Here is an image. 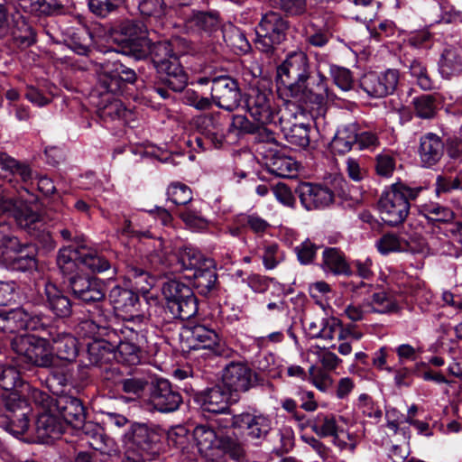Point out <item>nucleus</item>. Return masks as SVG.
Instances as JSON below:
<instances>
[{"label":"nucleus","instance_id":"obj_1","mask_svg":"<svg viewBox=\"0 0 462 462\" xmlns=\"http://www.w3.org/2000/svg\"><path fill=\"white\" fill-rule=\"evenodd\" d=\"M57 264L63 274L69 275L68 287L73 297L92 306L101 319L107 320L111 311L103 305L105 283L97 275H106L108 279L116 275V252L80 244L76 247L64 246L59 251Z\"/></svg>","mask_w":462,"mask_h":462},{"label":"nucleus","instance_id":"obj_2","mask_svg":"<svg viewBox=\"0 0 462 462\" xmlns=\"http://www.w3.org/2000/svg\"><path fill=\"white\" fill-rule=\"evenodd\" d=\"M27 370L17 365L0 364V404L7 413L1 426L14 437H20L28 430L29 414L35 401L42 402L43 391L32 386L23 377Z\"/></svg>","mask_w":462,"mask_h":462},{"label":"nucleus","instance_id":"obj_3","mask_svg":"<svg viewBox=\"0 0 462 462\" xmlns=\"http://www.w3.org/2000/svg\"><path fill=\"white\" fill-rule=\"evenodd\" d=\"M136 80L135 71L120 60H106L100 64L96 89L90 97L96 106L95 116L101 125L125 116V108L116 96L122 95L127 85Z\"/></svg>","mask_w":462,"mask_h":462},{"label":"nucleus","instance_id":"obj_4","mask_svg":"<svg viewBox=\"0 0 462 462\" xmlns=\"http://www.w3.org/2000/svg\"><path fill=\"white\" fill-rule=\"evenodd\" d=\"M108 34L120 49L118 51L136 60L150 59L162 70L165 58L179 46L177 41L152 42L143 22L137 19H123L110 26Z\"/></svg>","mask_w":462,"mask_h":462},{"label":"nucleus","instance_id":"obj_5","mask_svg":"<svg viewBox=\"0 0 462 462\" xmlns=\"http://www.w3.org/2000/svg\"><path fill=\"white\" fill-rule=\"evenodd\" d=\"M273 7L282 13L271 11L265 14L255 29V48L273 60H282L285 53L287 32L289 30V0H270Z\"/></svg>","mask_w":462,"mask_h":462},{"label":"nucleus","instance_id":"obj_6","mask_svg":"<svg viewBox=\"0 0 462 462\" xmlns=\"http://www.w3.org/2000/svg\"><path fill=\"white\" fill-rule=\"evenodd\" d=\"M273 7L282 13L271 11L265 14L255 29V48L273 60H282L285 53L287 32L289 30V0H270Z\"/></svg>","mask_w":462,"mask_h":462},{"label":"nucleus","instance_id":"obj_7","mask_svg":"<svg viewBox=\"0 0 462 462\" xmlns=\"http://www.w3.org/2000/svg\"><path fill=\"white\" fill-rule=\"evenodd\" d=\"M92 319L88 325L90 336L86 343L87 359L89 365L109 367L116 358V348L121 343L122 330L112 328L110 321L113 313L107 320H103L97 313L88 310Z\"/></svg>","mask_w":462,"mask_h":462},{"label":"nucleus","instance_id":"obj_8","mask_svg":"<svg viewBox=\"0 0 462 462\" xmlns=\"http://www.w3.org/2000/svg\"><path fill=\"white\" fill-rule=\"evenodd\" d=\"M222 420L223 417H219L214 424H196L191 430V438L203 457L212 456L214 451H221L230 458H239L243 454V443L234 436L231 429L222 426Z\"/></svg>","mask_w":462,"mask_h":462},{"label":"nucleus","instance_id":"obj_9","mask_svg":"<svg viewBox=\"0 0 462 462\" xmlns=\"http://www.w3.org/2000/svg\"><path fill=\"white\" fill-rule=\"evenodd\" d=\"M163 428L151 421L131 423L121 439L129 454L157 459L163 452Z\"/></svg>","mask_w":462,"mask_h":462},{"label":"nucleus","instance_id":"obj_10","mask_svg":"<svg viewBox=\"0 0 462 462\" xmlns=\"http://www.w3.org/2000/svg\"><path fill=\"white\" fill-rule=\"evenodd\" d=\"M11 348L17 355V365L27 371L34 367H51L54 354L51 347L50 337L35 335H20L11 341Z\"/></svg>","mask_w":462,"mask_h":462},{"label":"nucleus","instance_id":"obj_11","mask_svg":"<svg viewBox=\"0 0 462 462\" xmlns=\"http://www.w3.org/2000/svg\"><path fill=\"white\" fill-rule=\"evenodd\" d=\"M2 209L20 228L34 237L43 249L51 251L56 247L51 233L42 228L43 226L42 217L32 206L23 200L11 199L2 204Z\"/></svg>","mask_w":462,"mask_h":462},{"label":"nucleus","instance_id":"obj_12","mask_svg":"<svg viewBox=\"0 0 462 462\" xmlns=\"http://www.w3.org/2000/svg\"><path fill=\"white\" fill-rule=\"evenodd\" d=\"M422 187L411 188L402 182L391 185L381 196L378 208L383 221L390 226L402 223L410 211V201L418 198Z\"/></svg>","mask_w":462,"mask_h":462},{"label":"nucleus","instance_id":"obj_13","mask_svg":"<svg viewBox=\"0 0 462 462\" xmlns=\"http://www.w3.org/2000/svg\"><path fill=\"white\" fill-rule=\"evenodd\" d=\"M102 383L110 393L127 401H134L147 395L152 379L139 373L124 374L118 365L105 367Z\"/></svg>","mask_w":462,"mask_h":462},{"label":"nucleus","instance_id":"obj_14","mask_svg":"<svg viewBox=\"0 0 462 462\" xmlns=\"http://www.w3.org/2000/svg\"><path fill=\"white\" fill-rule=\"evenodd\" d=\"M184 56V51L177 46L166 56L162 70L156 63H152L155 69L153 90L164 100L171 97L170 91L182 92L187 87L189 76L181 62Z\"/></svg>","mask_w":462,"mask_h":462},{"label":"nucleus","instance_id":"obj_15","mask_svg":"<svg viewBox=\"0 0 462 462\" xmlns=\"http://www.w3.org/2000/svg\"><path fill=\"white\" fill-rule=\"evenodd\" d=\"M221 424L224 428L231 429L235 437L240 435L254 445L261 444L272 430L271 417L256 410L223 416Z\"/></svg>","mask_w":462,"mask_h":462},{"label":"nucleus","instance_id":"obj_16","mask_svg":"<svg viewBox=\"0 0 462 462\" xmlns=\"http://www.w3.org/2000/svg\"><path fill=\"white\" fill-rule=\"evenodd\" d=\"M42 402L35 401L34 405L39 409L53 411L61 422L68 428L71 426L75 429L85 427L88 409L79 397L60 393L56 396L49 394L43 391Z\"/></svg>","mask_w":462,"mask_h":462},{"label":"nucleus","instance_id":"obj_17","mask_svg":"<svg viewBox=\"0 0 462 462\" xmlns=\"http://www.w3.org/2000/svg\"><path fill=\"white\" fill-rule=\"evenodd\" d=\"M0 170L4 171L5 177L10 176L9 181L15 180L19 184L17 189L18 198L5 199L3 204L11 199L23 200L32 206L38 200L34 194L35 186L32 182V171L29 164L20 162L6 153L0 156Z\"/></svg>","mask_w":462,"mask_h":462},{"label":"nucleus","instance_id":"obj_18","mask_svg":"<svg viewBox=\"0 0 462 462\" xmlns=\"http://www.w3.org/2000/svg\"><path fill=\"white\" fill-rule=\"evenodd\" d=\"M189 396L194 405L202 411L225 416L232 414L229 403L236 402L234 393L223 382L202 390L192 389Z\"/></svg>","mask_w":462,"mask_h":462},{"label":"nucleus","instance_id":"obj_19","mask_svg":"<svg viewBox=\"0 0 462 462\" xmlns=\"http://www.w3.org/2000/svg\"><path fill=\"white\" fill-rule=\"evenodd\" d=\"M41 410L42 411L36 416L33 429L30 430L29 425L28 430L20 437H15L16 439L28 444H49L66 431L68 428L53 411ZM32 417L34 416L32 411L28 416L29 423Z\"/></svg>","mask_w":462,"mask_h":462},{"label":"nucleus","instance_id":"obj_20","mask_svg":"<svg viewBox=\"0 0 462 462\" xmlns=\"http://www.w3.org/2000/svg\"><path fill=\"white\" fill-rule=\"evenodd\" d=\"M222 382L238 399V392H247L256 386H264L267 380L261 374H257L247 364L230 361L223 365Z\"/></svg>","mask_w":462,"mask_h":462},{"label":"nucleus","instance_id":"obj_21","mask_svg":"<svg viewBox=\"0 0 462 462\" xmlns=\"http://www.w3.org/2000/svg\"><path fill=\"white\" fill-rule=\"evenodd\" d=\"M162 300L178 314L189 319L199 311V300L191 287L176 279L169 280L162 287Z\"/></svg>","mask_w":462,"mask_h":462},{"label":"nucleus","instance_id":"obj_22","mask_svg":"<svg viewBox=\"0 0 462 462\" xmlns=\"http://www.w3.org/2000/svg\"><path fill=\"white\" fill-rule=\"evenodd\" d=\"M183 402L177 386L168 379L152 378L147 393V405L150 411L170 413L177 411Z\"/></svg>","mask_w":462,"mask_h":462},{"label":"nucleus","instance_id":"obj_23","mask_svg":"<svg viewBox=\"0 0 462 462\" xmlns=\"http://www.w3.org/2000/svg\"><path fill=\"white\" fill-rule=\"evenodd\" d=\"M273 91L270 82L258 80L255 84L250 85L246 92L242 95V106L246 109L253 119L263 124L272 114L270 97Z\"/></svg>","mask_w":462,"mask_h":462},{"label":"nucleus","instance_id":"obj_24","mask_svg":"<svg viewBox=\"0 0 462 462\" xmlns=\"http://www.w3.org/2000/svg\"><path fill=\"white\" fill-rule=\"evenodd\" d=\"M338 420L346 421L342 416L337 420L332 414H319L313 422L312 430L321 438L332 437L333 443L341 449L355 450L357 444L356 435L340 428Z\"/></svg>","mask_w":462,"mask_h":462},{"label":"nucleus","instance_id":"obj_25","mask_svg":"<svg viewBox=\"0 0 462 462\" xmlns=\"http://www.w3.org/2000/svg\"><path fill=\"white\" fill-rule=\"evenodd\" d=\"M242 93L236 79L228 75L211 79V101L226 111H234L242 106Z\"/></svg>","mask_w":462,"mask_h":462},{"label":"nucleus","instance_id":"obj_26","mask_svg":"<svg viewBox=\"0 0 462 462\" xmlns=\"http://www.w3.org/2000/svg\"><path fill=\"white\" fill-rule=\"evenodd\" d=\"M400 74L388 69L382 72L369 71L360 79V88L371 97L382 98L392 95L397 88Z\"/></svg>","mask_w":462,"mask_h":462},{"label":"nucleus","instance_id":"obj_27","mask_svg":"<svg viewBox=\"0 0 462 462\" xmlns=\"http://www.w3.org/2000/svg\"><path fill=\"white\" fill-rule=\"evenodd\" d=\"M291 69L297 75L298 83L291 85V103H298L300 114L306 117V105L310 99V92L306 88L304 83L309 79V62L307 55L302 51H294L291 53Z\"/></svg>","mask_w":462,"mask_h":462},{"label":"nucleus","instance_id":"obj_28","mask_svg":"<svg viewBox=\"0 0 462 462\" xmlns=\"http://www.w3.org/2000/svg\"><path fill=\"white\" fill-rule=\"evenodd\" d=\"M42 304L55 319L62 321L68 320L74 314L75 303L68 292L51 282L45 283Z\"/></svg>","mask_w":462,"mask_h":462},{"label":"nucleus","instance_id":"obj_29","mask_svg":"<svg viewBox=\"0 0 462 462\" xmlns=\"http://www.w3.org/2000/svg\"><path fill=\"white\" fill-rule=\"evenodd\" d=\"M189 340L194 342L192 348L205 349L208 351L206 355L211 356L213 358L222 359L229 356L230 348L220 342L219 337L214 329L197 324L189 329Z\"/></svg>","mask_w":462,"mask_h":462},{"label":"nucleus","instance_id":"obj_30","mask_svg":"<svg viewBox=\"0 0 462 462\" xmlns=\"http://www.w3.org/2000/svg\"><path fill=\"white\" fill-rule=\"evenodd\" d=\"M50 337L52 353L57 358L72 363L79 353V339L71 333L59 331L57 328L47 326L44 330Z\"/></svg>","mask_w":462,"mask_h":462},{"label":"nucleus","instance_id":"obj_31","mask_svg":"<svg viewBox=\"0 0 462 462\" xmlns=\"http://www.w3.org/2000/svg\"><path fill=\"white\" fill-rule=\"evenodd\" d=\"M108 300L113 308V314L114 312H122L133 317L134 312L140 310L141 296L135 290L116 285L110 290ZM104 307L106 309V306ZM107 310L111 311L109 308Z\"/></svg>","mask_w":462,"mask_h":462},{"label":"nucleus","instance_id":"obj_32","mask_svg":"<svg viewBox=\"0 0 462 462\" xmlns=\"http://www.w3.org/2000/svg\"><path fill=\"white\" fill-rule=\"evenodd\" d=\"M5 315L7 319V330L23 329V330H37L42 328L45 330L46 325L43 321L44 316L37 314L33 311L25 310L23 307L5 310Z\"/></svg>","mask_w":462,"mask_h":462},{"label":"nucleus","instance_id":"obj_33","mask_svg":"<svg viewBox=\"0 0 462 462\" xmlns=\"http://www.w3.org/2000/svg\"><path fill=\"white\" fill-rule=\"evenodd\" d=\"M445 152L444 141L434 133H427L420 136L418 154L424 168L437 165Z\"/></svg>","mask_w":462,"mask_h":462},{"label":"nucleus","instance_id":"obj_34","mask_svg":"<svg viewBox=\"0 0 462 462\" xmlns=\"http://www.w3.org/2000/svg\"><path fill=\"white\" fill-rule=\"evenodd\" d=\"M184 22L191 27L208 33L217 32L220 27V14L217 10L190 8L183 14Z\"/></svg>","mask_w":462,"mask_h":462},{"label":"nucleus","instance_id":"obj_35","mask_svg":"<svg viewBox=\"0 0 462 462\" xmlns=\"http://www.w3.org/2000/svg\"><path fill=\"white\" fill-rule=\"evenodd\" d=\"M37 255V245L32 244L14 256H5L3 264L8 271L32 274L38 269Z\"/></svg>","mask_w":462,"mask_h":462},{"label":"nucleus","instance_id":"obj_36","mask_svg":"<svg viewBox=\"0 0 462 462\" xmlns=\"http://www.w3.org/2000/svg\"><path fill=\"white\" fill-rule=\"evenodd\" d=\"M192 285L193 291L207 299H214L217 297L221 291V285L218 281L217 269L204 270L199 274H189L187 276Z\"/></svg>","mask_w":462,"mask_h":462},{"label":"nucleus","instance_id":"obj_37","mask_svg":"<svg viewBox=\"0 0 462 462\" xmlns=\"http://www.w3.org/2000/svg\"><path fill=\"white\" fill-rule=\"evenodd\" d=\"M17 5L24 14L38 19L59 15L64 11L61 0H17Z\"/></svg>","mask_w":462,"mask_h":462},{"label":"nucleus","instance_id":"obj_38","mask_svg":"<svg viewBox=\"0 0 462 462\" xmlns=\"http://www.w3.org/2000/svg\"><path fill=\"white\" fill-rule=\"evenodd\" d=\"M148 319L156 328L162 331H170L172 325H176L179 320H186L187 319H184V316L178 314V311L162 300L149 308Z\"/></svg>","mask_w":462,"mask_h":462},{"label":"nucleus","instance_id":"obj_39","mask_svg":"<svg viewBox=\"0 0 462 462\" xmlns=\"http://www.w3.org/2000/svg\"><path fill=\"white\" fill-rule=\"evenodd\" d=\"M132 333L134 334L136 343L129 340L124 341L121 337V343H119V346L116 348V360L127 365H134L141 362L143 348L147 343L146 337L143 334H139L134 330H132Z\"/></svg>","mask_w":462,"mask_h":462},{"label":"nucleus","instance_id":"obj_40","mask_svg":"<svg viewBox=\"0 0 462 462\" xmlns=\"http://www.w3.org/2000/svg\"><path fill=\"white\" fill-rule=\"evenodd\" d=\"M197 131L212 148H220L225 141L221 124L213 116H204L197 122Z\"/></svg>","mask_w":462,"mask_h":462},{"label":"nucleus","instance_id":"obj_41","mask_svg":"<svg viewBox=\"0 0 462 462\" xmlns=\"http://www.w3.org/2000/svg\"><path fill=\"white\" fill-rule=\"evenodd\" d=\"M253 367L257 370V374H261L267 380L269 378L277 379L282 377V372L285 370L277 361L274 355L268 351H259L252 360Z\"/></svg>","mask_w":462,"mask_h":462},{"label":"nucleus","instance_id":"obj_42","mask_svg":"<svg viewBox=\"0 0 462 462\" xmlns=\"http://www.w3.org/2000/svg\"><path fill=\"white\" fill-rule=\"evenodd\" d=\"M439 69L444 78H450L462 72V46L446 48L439 62Z\"/></svg>","mask_w":462,"mask_h":462},{"label":"nucleus","instance_id":"obj_43","mask_svg":"<svg viewBox=\"0 0 462 462\" xmlns=\"http://www.w3.org/2000/svg\"><path fill=\"white\" fill-rule=\"evenodd\" d=\"M289 52L284 55L282 63L277 66L275 76L276 105L278 107H289Z\"/></svg>","mask_w":462,"mask_h":462},{"label":"nucleus","instance_id":"obj_44","mask_svg":"<svg viewBox=\"0 0 462 462\" xmlns=\"http://www.w3.org/2000/svg\"><path fill=\"white\" fill-rule=\"evenodd\" d=\"M163 445L166 442L170 448H174L183 454L189 453L191 437L190 429L183 425H177L171 427L169 430L163 429Z\"/></svg>","mask_w":462,"mask_h":462},{"label":"nucleus","instance_id":"obj_45","mask_svg":"<svg viewBox=\"0 0 462 462\" xmlns=\"http://www.w3.org/2000/svg\"><path fill=\"white\" fill-rule=\"evenodd\" d=\"M138 11L142 18L162 22L169 12V6L164 0H139Z\"/></svg>","mask_w":462,"mask_h":462},{"label":"nucleus","instance_id":"obj_46","mask_svg":"<svg viewBox=\"0 0 462 462\" xmlns=\"http://www.w3.org/2000/svg\"><path fill=\"white\" fill-rule=\"evenodd\" d=\"M117 233L125 238L136 239L139 242L143 239H154V236L150 230L140 226L136 216L124 217L120 226L117 228Z\"/></svg>","mask_w":462,"mask_h":462},{"label":"nucleus","instance_id":"obj_47","mask_svg":"<svg viewBox=\"0 0 462 462\" xmlns=\"http://www.w3.org/2000/svg\"><path fill=\"white\" fill-rule=\"evenodd\" d=\"M323 266L335 274L347 273L349 266L340 250L335 247L326 248L323 252Z\"/></svg>","mask_w":462,"mask_h":462},{"label":"nucleus","instance_id":"obj_48","mask_svg":"<svg viewBox=\"0 0 462 462\" xmlns=\"http://www.w3.org/2000/svg\"><path fill=\"white\" fill-rule=\"evenodd\" d=\"M421 216L432 222H448L454 217L453 211L436 202H427L419 206Z\"/></svg>","mask_w":462,"mask_h":462},{"label":"nucleus","instance_id":"obj_49","mask_svg":"<svg viewBox=\"0 0 462 462\" xmlns=\"http://www.w3.org/2000/svg\"><path fill=\"white\" fill-rule=\"evenodd\" d=\"M126 0H88L89 12L97 18L105 19L118 13Z\"/></svg>","mask_w":462,"mask_h":462},{"label":"nucleus","instance_id":"obj_50","mask_svg":"<svg viewBox=\"0 0 462 462\" xmlns=\"http://www.w3.org/2000/svg\"><path fill=\"white\" fill-rule=\"evenodd\" d=\"M366 305L369 313H394L400 310L396 301L383 291L374 293L371 300L366 301Z\"/></svg>","mask_w":462,"mask_h":462},{"label":"nucleus","instance_id":"obj_51","mask_svg":"<svg viewBox=\"0 0 462 462\" xmlns=\"http://www.w3.org/2000/svg\"><path fill=\"white\" fill-rule=\"evenodd\" d=\"M91 42L92 39L90 34L85 30L73 32L65 39L66 46L76 54L81 56H88L91 51Z\"/></svg>","mask_w":462,"mask_h":462},{"label":"nucleus","instance_id":"obj_52","mask_svg":"<svg viewBox=\"0 0 462 462\" xmlns=\"http://www.w3.org/2000/svg\"><path fill=\"white\" fill-rule=\"evenodd\" d=\"M357 133L355 125H348L337 132L332 141V148L338 153L349 152L356 144Z\"/></svg>","mask_w":462,"mask_h":462},{"label":"nucleus","instance_id":"obj_53","mask_svg":"<svg viewBox=\"0 0 462 462\" xmlns=\"http://www.w3.org/2000/svg\"><path fill=\"white\" fill-rule=\"evenodd\" d=\"M351 333L350 328H343L341 321L336 318H324L322 332L319 337L328 341H333L336 337L338 340H345Z\"/></svg>","mask_w":462,"mask_h":462},{"label":"nucleus","instance_id":"obj_54","mask_svg":"<svg viewBox=\"0 0 462 462\" xmlns=\"http://www.w3.org/2000/svg\"><path fill=\"white\" fill-rule=\"evenodd\" d=\"M175 254L178 263L185 271H189L193 266L199 263V261H201V259L206 256L199 248L191 245H185L179 247Z\"/></svg>","mask_w":462,"mask_h":462},{"label":"nucleus","instance_id":"obj_55","mask_svg":"<svg viewBox=\"0 0 462 462\" xmlns=\"http://www.w3.org/2000/svg\"><path fill=\"white\" fill-rule=\"evenodd\" d=\"M309 381L320 392L327 393L334 383V379L330 373L319 365H311L308 370Z\"/></svg>","mask_w":462,"mask_h":462},{"label":"nucleus","instance_id":"obj_56","mask_svg":"<svg viewBox=\"0 0 462 462\" xmlns=\"http://www.w3.org/2000/svg\"><path fill=\"white\" fill-rule=\"evenodd\" d=\"M168 200L174 206H185L192 200V191L181 182H172L167 189Z\"/></svg>","mask_w":462,"mask_h":462},{"label":"nucleus","instance_id":"obj_57","mask_svg":"<svg viewBox=\"0 0 462 462\" xmlns=\"http://www.w3.org/2000/svg\"><path fill=\"white\" fill-rule=\"evenodd\" d=\"M415 115L423 119H430L437 112L436 98L432 95H422L412 101Z\"/></svg>","mask_w":462,"mask_h":462},{"label":"nucleus","instance_id":"obj_58","mask_svg":"<svg viewBox=\"0 0 462 462\" xmlns=\"http://www.w3.org/2000/svg\"><path fill=\"white\" fill-rule=\"evenodd\" d=\"M376 247L382 254L407 250V243L394 234H385L376 241Z\"/></svg>","mask_w":462,"mask_h":462},{"label":"nucleus","instance_id":"obj_59","mask_svg":"<svg viewBox=\"0 0 462 462\" xmlns=\"http://www.w3.org/2000/svg\"><path fill=\"white\" fill-rule=\"evenodd\" d=\"M74 381L73 370L69 367H53L51 369L46 383L50 388L54 386L72 385Z\"/></svg>","mask_w":462,"mask_h":462},{"label":"nucleus","instance_id":"obj_60","mask_svg":"<svg viewBox=\"0 0 462 462\" xmlns=\"http://www.w3.org/2000/svg\"><path fill=\"white\" fill-rule=\"evenodd\" d=\"M32 245V243L21 242L19 238L14 236H4L0 239V254L2 257V263L5 262V256H14L22 252L24 246H30Z\"/></svg>","mask_w":462,"mask_h":462},{"label":"nucleus","instance_id":"obj_61","mask_svg":"<svg viewBox=\"0 0 462 462\" xmlns=\"http://www.w3.org/2000/svg\"><path fill=\"white\" fill-rule=\"evenodd\" d=\"M411 75L416 79L418 86L423 90H430L433 82L430 78L426 66L418 60H413L409 65Z\"/></svg>","mask_w":462,"mask_h":462},{"label":"nucleus","instance_id":"obj_62","mask_svg":"<svg viewBox=\"0 0 462 462\" xmlns=\"http://www.w3.org/2000/svg\"><path fill=\"white\" fill-rule=\"evenodd\" d=\"M314 186L308 182H299L294 187L293 195L291 193V207L293 205V200L297 197L300 204L307 209L313 208V192Z\"/></svg>","mask_w":462,"mask_h":462},{"label":"nucleus","instance_id":"obj_63","mask_svg":"<svg viewBox=\"0 0 462 462\" xmlns=\"http://www.w3.org/2000/svg\"><path fill=\"white\" fill-rule=\"evenodd\" d=\"M310 125L305 122L294 124L291 127V144L298 148L304 149L310 144Z\"/></svg>","mask_w":462,"mask_h":462},{"label":"nucleus","instance_id":"obj_64","mask_svg":"<svg viewBox=\"0 0 462 462\" xmlns=\"http://www.w3.org/2000/svg\"><path fill=\"white\" fill-rule=\"evenodd\" d=\"M19 286L14 281H0V306L16 303L19 299Z\"/></svg>","mask_w":462,"mask_h":462}]
</instances>
